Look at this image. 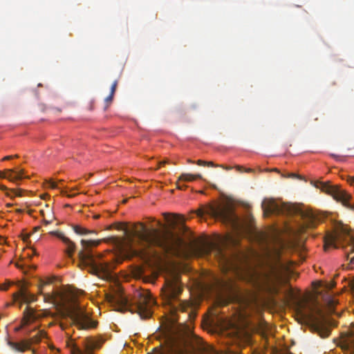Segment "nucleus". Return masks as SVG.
<instances>
[{"label":"nucleus","mask_w":354,"mask_h":354,"mask_svg":"<svg viewBox=\"0 0 354 354\" xmlns=\"http://www.w3.org/2000/svg\"><path fill=\"white\" fill-rule=\"evenodd\" d=\"M281 248L282 244L279 243L278 247L267 250V270L263 274L250 263L247 254L241 253L229 257L220 247L212 244L203 245L198 248V252L201 254H208L213 251L220 263L243 275L254 285L260 286L261 283L275 285L280 283L289 271L288 266L281 258Z\"/></svg>","instance_id":"1"},{"label":"nucleus","mask_w":354,"mask_h":354,"mask_svg":"<svg viewBox=\"0 0 354 354\" xmlns=\"http://www.w3.org/2000/svg\"><path fill=\"white\" fill-rule=\"evenodd\" d=\"M49 285L43 282L39 286L40 293L44 295V300L53 304L64 317H70L80 329H89L96 327L97 322L91 319L89 314L78 305L75 299L68 293L59 290L43 293L44 286Z\"/></svg>","instance_id":"2"},{"label":"nucleus","mask_w":354,"mask_h":354,"mask_svg":"<svg viewBox=\"0 0 354 354\" xmlns=\"http://www.w3.org/2000/svg\"><path fill=\"white\" fill-rule=\"evenodd\" d=\"M133 234L147 245H156L173 254H178L184 243L183 239L174 232L160 234L158 230L147 229L142 223L135 226Z\"/></svg>","instance_id":"3"},{"label":"nucleus","mask_w":354,"mask_h":354,"mask_svg":"<svg viewBox=\"0 0 354 354\" xmlns=\"http://www.w3.org/2000/svg\"><path fill=\"white\" fill-rule=\"evenodd\" d=\"M80 243L82 249L78 252L80 266L87 268L90 273L98 277L110 279L114 268L113 264L102 261L101 254H94L91 250V248L99 245L101 240L82 239Z\"/></svg>","instance_id":"4"},{"label":"nucleus","mask_w":354,"mask_h":354,"mask_svg":"<svg viewBox=\"0 0 354 354\" xmlns=\"http://www.w3.org/2000/svg\"><path fill=\"white\" fill-rule=\"evenodd\" d=\"M110 301L118 305L121 310H129L137 313L142 319L149 318L151 315V308L155 304V300L150 292L146 290L134 293L133 304L122 293L118 292L111 297Z\"/></svg>","instance_id":"5"},{"label":"nucleus","mask_w":354,"mask_h":354,"mask_svg":"<svg viewBox=\"0 0 354 354\" xmlns=\"http://www.w3.org/2000/svg\"><path fill=\"white\" fill-rule=\"evenodd\" d=\"M171 342L174 347L179 353H185L190 349L199 354H218L213 347L204 343L201 338L193 334L189 328H185L183 331L174 335Z\"/></svg>","instance_id":"6"},{"label":"nucleus","mask_w":354,"mask_h":354,"mask_svg":"<svg viewBox=\"0 0 354 354\" xmlns=\"http://www.w3.org/2000/svg\"><path fill=\"white\" fill-rule=\"evenodd\" d=\"M182 292V286L180 282L179 274L172 272L166 278L165 286L162 288V297L165 305L169 306L172 313L178 310L181 312L187 311L189 304L178 299Z\"/></svg>","instance_id":"7"},{"label":"nucleus","mask_w":354,"mask_h":354,"mask_svg":"<svg viewBox=\"0 0 354 354\" xmlns=\"http://www.w3.org/2000/svg\"><path fill=\"white\" fill-rule=\"evenodd\" d=\"M324 247L325 250L328 247L344 248L347 259L354 263V236L350 234L347 228L342 227L339 230L328 233L324 237Z\"/></svg>","instance_id":"8"},{"label":"nucleus","mask_w":354,"mask_h":354,"mask_svg":"<svg viewBox=\"0 0 354 354\" xmlns=\"http://www.w3.org/2000/svg\"><path fill=\"white\" fill-rule=\"evenodd\" d=\"M192 213L196 214L198 217H203L207 214L224 223L230 225L233 228H237L239 225V217L234 214L230 206H207L203 207Z\"/></svg>","instance_id":"9"},{"label":"nucleus","mask_w":354,"mask_h":354,"mask_svg":"<svg viewBox=\"0 0 354 354\" xmlns=\"http://www.w3.org/2000/svg\"><path fill=\"white\" fill-rule=\"evenodd\" d=\"M306 305L299 304L297 308V314L303 319L313 322L315 324V329L319 335L325 338L329 336L330 329L324 326L325 315L323 310L317 306H308L305 310Z\"/></svg>","instance_id":"10"},{"label":"nucleus","mask_w":354,"mask_h":354,"mask_svg":"<svg viewBox=\"0 0 354 354\" xmlns=\"http://www.w3.org/2000/svg\"><path fill=\"white\" fill-rule=\"evenodd\" d=\"M45 335L44 331L39 330L28 340H23L21 342L8 341V344L15 351L24 352L30 348L31 344L39 342Z\"/></svg>","instance_id":"11"},{"label":"nucleus","mask_w":354,"mask_h":354,"mask_svg":"<svg viewBox=\"0 0 354 354\" xmlns=\"http://www.w3.org/2000/svg\"><path fill=\"white\" fill-rule=\"evenodd\" d=\"M304 227L313 228L322 221V216L316 211L307 209L301 213Z\"/></svg>","instance_id":"12"},{"label":"nucleus","mask_w":354,"mask_h":354,"mask_svg":"<svg viewBox=\"0 0 354 354\" xmlns=\"http://www.w3.org/2000/svg\"><path fill=\"white\" fill-rule=\"evenodd\" d=\"M331 192L335 199L342 202V204L347 208L354 210V203L351 204L349 202L351 198V196L345 190H343L337 187H331Z\"/></svg>","instance_id":"13"},{"label":"nucleus","mask_w":354,"mask_h":354,"mask_svg":"<svg viewBox=\"0 0 354 354\" xmlns=\"http://www.w3.org/2000/svg\"><path fill=\"white\" fill-rule=\"evenodd\" d=\"M261 207L265 216H269L271 214H280L283 212L282 206L273 199H264Z\"/></svg>","instance_id":"14"},{"label":"nucleus","mask_w":354,"mask_h":354,"mask_svg":"<svg viewBox=\"0 0 354 354\" xmlns=\"http://www.w3.org/2000/svg\"><path fill=\"white\" fill-rule=\"evenodd\" d=\"M15 299H21L25 304H30L36 301V296L30 293L24 285H21L19 292L13 294Z\"/></svg>","instance_id":"15"},{"label":"nucleus","mask_w":354,"mask_h":354,"mask_svg":"<svg viewBox=\"0 0 354 354\" xmlns=\"http://www.w3.org/2000/svg\"><path fill=\"white\" fill-rule=\"evenodd\" d=\"M24 169H6L5 171H0V178H8L12 182L17 183L24 178Z\"/></svg>","instance_id":"16"},{"label":"nucleus","mask_w":354,"mask_h":354,"mask_svg":"<svg viewBox=\"0 0 354 354\" xmlns=\"http://www.w3.org/2000/svg\"><path fill=\"white\" fill-rule=\"evenodd\" d=\"M342 348L354 354V331H349L342 339Z\"/></svg>","instance_id":"17"},{"label":"nucleus","mask_w":354,"mask_h":354,"mask_svg":"<svg viewBox=\"0 0 354 354\" xmlns=\"http://www.w3.org/2000/svg\"><path fill=\"white\" fill-rule=\"evenodd\" d=\"M62 242L66 246V248L64 250L65 254H66V256L68 258L72 259L73 253L76 248L75 243L73 241H72L69 238H68V241H62Z\"/></svg>","instance_id":"18"},{"label":"nucleus","mask_w":354,"mask_h":354,"mask_svg":"<svg viewBox=\"0 0 354 354\" xmlns=\"http://www.w3.org/2000/svg\"><path fill=\"white\" fill-rule=\"evenodd\" d=\"M24 325L27 324L30 319H35V310L30 308L27 306L24 311Z\"/></svg>","instance_id":"19"},{"label":"nucleus","mask_w":354,"mask_h":354,"mask_svg":"<svg viewBox=\"0 0 354 354\" xmlns=\"http://www.w3.org/2000/svg\"><path fill=\"white\" fill-rule=\"evenodd\" d=\"M201 178H202V176L201 174L194 175V174H182L178 177V181L189 182V181H193L196 179H201Z\"/></svg>","instance_id":"20"},{"label":"nucleus","mask_w":354,"mask_h":354,"mask_svg":"<svg viewBox=\"0 0 354 354\" xmlns=\"http://www.w3.org/2000/svg\"><path fill=\"white\" fill-rule=\"evenodd\" d=\"M117 86H118V80H115L111 85L110 94L104 100L105 103L106 104V108L107 106H109V104L112 102Z\"/></svg>","instance_id":"21"},{"label":"nucleus","mask_w":354,"mask_h":354,"mask_svg":"<svg viewBox=\"0 0 354 354\" xmlns=\"http://www.w3.org/2000/svg\"><path fill=\"white\" fill-rule=\"evenodd\" d=\"M73 229L74 232L79 235L87 234L88 232L87 229L80 225H73Z\"/></svg>","instance_id":"22"},{"label":"nucleus","mask_w":354,"mask_h":354,"mask_svg":"<svg viewBox=\"0 0 354 354\" xmlns=\"http://www.w3.org/2000/svg\"><path fill=\"white\" fill-rule=\"evenodd\" d=\"M50 234L57 236L62 241H68V238L66 237L62 232L59 231H52L49 232Z\"/></svg>","instance_id":"23"},{"label":"nucleus","mask_w":354,"mask_h":354,"mask_svg":"<svg viewBox=\"0 0 354 354\" xmlns=\"http://www.w3.org/2000/svg\"><path fill=\"white\" fill-rule=\"evenodd\" d=\"M11 284H12V283L10 281L0 284V290H7Z\"/></svg>","instance_id":"24"},{"label":"nucleus","mask_w":354,"mask_h":354,"mask_svg":"<svg viewBox=\"0 0 354 354\" xmlns=\"http://www.w3.org/2000/svg\"><path fill=\"white\" fill-rule=\"evenodd\" d=\"M10 192L12 193L13 195L17 196H21L22 195V192L24 191L20 189H11Z\"/></svg>","instance_id":"25"},{"label":"nucleus","mask_w":354,"mask_h":354,"mask_svg":"<svg viewBox=\"0 0 354 354\" xmlns=\"http://www.w3.org/2000/svg\"><path fill=\"white\" fill-rule=\"evenodd\" d=\"M337 301L334 298H331V297L328 298V304L330 308H333L337 304Z\"/></svg>","instance_id":"26"},{"label":"nucleus","mask_w":354,"mask_h":354,"mask_svg":"<svg viewBox=\"0 0 354 354\" xmlns=\"http://www.w3.org/2000/svg\"><path fill=\"white\" fill-rule=\"evenodd\" d=\"M46 184L48 187L53 189H56L57 187L56 183H55L52 180H47Z\"/></svg>","instance_id":"27"},{"label":"nucleus","mask_w":354,"mask_h":354,"mask_svg":"<svg viewBox=\"0 0 354 354\" xmlns=\"http://www.w3.org/2000/svg\"><path fill=\"white\" fill-rule=\"evenodd\" d=\"M173 216H174V218L178 219V220H180L183 223L185 222L184 216L180 215V214H174Z\"/></svg>","instance_id":"28"},{"label":"nucleus","mask_w":354,"mask_h":354,"mask_svg":"<svg viewBox=\"0 0 354 354\" xmlns=\"http://www.w3.org/2000/svg\"><path fill=\"white\" fill-rule=\"evenodd\" d=\"M347 182L352 186L354 185V177L352 176H348L347 177Z\"/></svg>","instance_id":"29"},{"label":"nucleus","mask_w":354,"mask_h":354,"mask_svg":"<svg viewBox=\"0 0 354 354\" xmlns=\"http://www.w3.org/2000/svg\"><path fill=\"white\" fill-rule=\"evenodd\" d=\"M14 157L17 158V157H18V155H15V156H5V157L3 158V160H11V159H12V158H13Z\"/></svg>","instance_id":"30"},{"label":"nucleus","mask_w":354,"mask_h":354,"mask_svg":"<svg viewBox=\"0 0 354 354\" xmlns=\"http://www.w3.org/2000/svg\"><path fill=\"white\" fill-rule=\"evenodd\" d=\"M167 162H169L168 160H164V161L159 162L158 163V166L156 168V169H158L161 165H165Z\"/></svg>","instance_id":"31"},{"label":"nucleus","mask_w":354,"mask_h":354,"mask_svg":"<svg viewBox=\"0 0 354 354\" xmlns=\"http://www.w3.org/2000/svg\"><path fill=\"white\" fill-rule=\"evenodd\" d=\"M55 219V217L53 216V218L51 220H47L45 218L43 220V222L45 225H48L52 223L53 220Z\"/></svg>","instance_id":"32"},{"label":"nucleus","mask_w":354,"mask_h":354,"mask_svg":"<svg viewBox=\"0 0 354 354\" xmlns=\"http://www.w3.org/2000/svg\"><path fill=\"white\" fill-rule=\"evenodd\" d=\"M196 163H197V165H198L200 166H205L207 162L204 161V160H198Z\"/></svg>","instance_id":"33"},{"label":"nucleus","mask_w":354,"mask_h":354,"mask_svg":"<svg viewBox=\"0 0 354 354\" xmlns=\"http://www.w3.org/2000/svg\"><path fill=\"white\" fill-rule=\"evenodd\" d=\"M186 187L185 185H180L179 181H177V188L179 189H183Z\"/></svg>","instance_id":"34"},{"label":"nucleus","mask_w":354,"mask_h":354,"mask_svg":"<svg viewBox=\"0 0 354 354\" xmlns=\"http://www.w3.org/2000/svg\"><path fill=\"white\" fill-rule=\"evenodd\" d=\"M195 316H196V314L192 312L189 313V314H188V317L189 319H194Z\"/></svg>","instance_id":"35"},{"label":"nucleus","mask_w":354,"mask_h":354,"mask_svg":"<svg viewBox=\"0 0 354 354\" xmlns=\"http://www.w3.org/2000/svg\"><path fill=\"white\" fill-rule=\"evenodd\" d=\"M205 165L212 166V167H218V165H214V163L213 162H207Z\"/></svg>","instance_id":"36"},{"label":"nucleus","mask_w":354,"mask_h":354,"mask_svg":"<svg viewBox=\"0 0 354 354\" xmlns=\"http://www.w3.org/2000/svg\"><path fill=\"white\" fill-rule=\"evenodd\" d=\"M163 216H164V217H165V218L166 220H168L169 216V214H167V213H164V214H163Z\"/></svg>","instance_id":"37"},{"label":"nucleus","mask_w":354,"mask_h":354,"mask_svg":"<svg viewBox=\"0 0 354 354\" xmlns=\"http://www.w3.org/2000/svg\"><path fill=\"white\" fill-rule=\"evenodd\" d=\"M88 232L87 233V234H96L97 233L96 231H95V230H88Z\"/></svg>","instance_id":"38"},{"label":"nucleus","mask_w":354,"mask_h":354,"mask_svg":"<svg viewBox=\"0 0 354 354\" xmlns=\"http://www.w3.org/2000/svg\"><path fill=\"white\" fill-rule=\"evenodd\" d=\"M40 229H41V227H40V226H37V227H35L34 228V230H35V232H37V231L40 230Z\"/></svg>","instance_id":"39"},{"label":"nucleus","mask_w":354,"mask_h":354,"mask_svg":"<svg viewBox=\"0 0 354 354\" xmlns=\"http://www.w3.org/2000/svg\"><path fill=\"white\" fill-rule=\"evenodd\" d=\"M330 156L335 158H339V156L337 155H335V154H333V153H331Z\"/></svg>","instance_id":"40"},{"label":"nucleus","mask_w":354,"mask_h":354,"mask_svg":"<svg viewBox=\"0 0 354 354\" xmlns=\"http://www.w3.org/2000/svg\"><path fill=\"white\" fill-rule=\"evenodd\" d=\"M16 212H17V213H22V212H23V210H22V209H17L16 210Z\"/></svg>","instance_id":"41"},{"label":"nucleus","mask_w":354,"mask_h":354,"mask_svg":"<svg viewBox=\"0 0 354 354\" xmlns=\"http://www.w3.org/2000/svg\"><path fill=\"white\" fill-rule=\"evenodd\" d=\"M40 212H41V214L44 217V216H45L44 210V209H41V210L40 211Z\"/></svg>","instance_id":"42"},{"label":"nucleus","mask_w":354,"mask_h":354,"mask_svg":"<svg viewBox=\"0 0 354 354\" xmlns=\"http://www.w3.org/2000/svg\"><path fill=\"white\" fill-rule=\"evenodd\" d=\"M3 241V238L2 236H0V244L2 243Z\"/></svg>","instance_id":"43"},{"label":"nucleus","mask_w":354,"mask_h":354,"mask_svg":"<svg viewBox=\"0 0 354 354\" xmlns=\"http://www.w3.org/2000/svg\"><path fill=\"white\" fill-rule=\"evenodd\" d=\"M94 218H95V219H97V218H100V215H95V216H94Z\"/></svg>","instance_id":"44"},{"label":"nucleus","mask_w":354,"mask_h":354,"mask_svg":"<svg viewBox=\"0 0 354 354\" xmlns=\"http://www.w3.org/2000/svg\"><path fill=\"white\" fill-rule=\"evenodd\" d=\"M158 225L159 226H160V227H162V225L160 221H158Z\"/></svg>","instance_id":"45"},{"label":"nucleus","mask_w":354,"mask_h":354,"mask_svg":"<svg viewBox=\"0 0 354 354\" xmlns=\"http://www.w3.org/2000/svg\"><path fill=\"white\" fill-rule=\"evenodd\" d=\"M21 327H22V326L17 327V328H16V330H17H17H19L21 329Z\"/></svg>","instance_id":"46"},{"label":"nucleus","mask_w":354,"mask_h":354,"mask_svg":"<svg viewBox=\"0 0 354 354\" xmlns=\"http://www.w3.org/2000/svg\"><path fill=\"white\" fill-rule=\"evenodd\" d=\"M290 176H291V177H295V176H296V175H295V174H290Z\"/></svg>","instance_id":"47"},{"label":"nucleus","mask_w":354,"mask_h":354,"mask_svg":"<svg viewBox=\"0 0 354 354\" xmlns=\"http://www.w3.org/2000/svg\"><path fill=\"white\" fill-rule=\"evenodd\" d=\"M252 171V169H248L247 170V171H248V172H250V171Z\"/></svg>","instance_id":"48"},{"label":"nucleus","mask_w":354,"mask_h":354,"mask_svg":"<svg viewBox=\"0 0 354 354\" xmlns=\"http://www.w3.org/2000/svg\"><path fill=\"white\" fill-rule=\"evenodd\" d=\"M67 196H68V197H73L74 195H69V194H68Z\"/></svg>","instance_id":"49"},{"label":"nucleus","mask_w":354,"mask_h":354,"mask_svg":"<svg viewBox=\"0 0 354 354\" xmlns=\"http://www.w3.org/2000/svg\"><path fill=\"white\" fill-rule=\"evenodd\" d=\"M62 194H65L66 193H65V192L62 191Z\"/></svg>","instance_id":"50"},{"label":"nucleus","mask_w":354,"mask_h":354,"mask_svg":"<svg viewBox=\"0 0 354 354\" xmlns=\"http://www.w3.org/2000/svg\"><path fill=\"white\" fill-rule=\"evenodd\" d=\"M86 354H92V353H91V352H88Z\"/></svg>","instance_id":"51"}]
</instances>
